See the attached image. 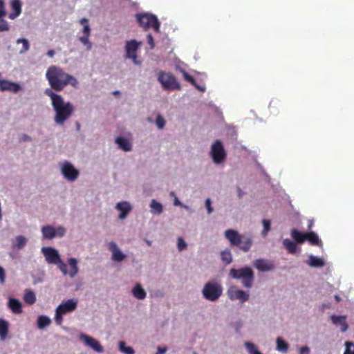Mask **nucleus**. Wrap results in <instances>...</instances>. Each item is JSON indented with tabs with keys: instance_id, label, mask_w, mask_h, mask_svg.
Instances as JSON below:
<instances>
[{
	"instance_id": "obj_32",
	"label": "nucleus",
	"mask_w": 354,
	"mask_h": 354,
	"mask_svg": "<svg viewBox=\"0 0 354 354\" xmlns=\"http://www.w3.org/2000/svg\"><path fill=\"white\" fill-rule=\"evenodd\" d=\"M24 299L27 304L32 305L36 301L35 294L32 290H28L24 295Z\"/></svg>"
},
{
	"instance_id": "obj_33",
	"label": "nucleus",
	"mask_w": 354,
	"mask_h": 354,
	"mask_svg": "<svg viewBox=\"0 0 354 354\" xmlns=\"http://www.w3.org/2000/svg\"><path fill=\"white\" fill-rule=\"evenodd\" d=\"M50 324V319L44 315H41L37 319V326L40 329L48 326Z\"/></svg>"
},
{
	"instance_id": "obj_41",
	"label": "nucleus",
	"mask_w": 354,
	"mask_h": 354,
	"mask_svg": "<svg viewBox=\"0 0 354 354\" xmlns=\"http://www.w3.org/2000/svg\"><path fill=\"white\" fill-rule=\"evenodd\" d=\"M263 230L262 231V235L266 236L270 230V221L267 219L263 220Z\"/></svg>"
},
{
	"instance_id": "obj_1",
	"label": "nucleus",
	"mask_w": 354,
	"mask_h": 354,
	"mask_svg": "<svg viewBox=\"0 0 354 354\" xmlns=\"http://www.w3.org/2000/svg\"><path fill=\"white\" fill-rule=\"evenodd\" d=\"M46 78L52 91H62L68 85H71L74 88L78 86V81L75 77L57 66H50L47 69Z\"/></svg>"
},
{
	"instance_id": "obj_51",
	"label": "nucleus",
	"mask_w": 354,
	"mask_h": 354,
	"mask_svg": "<svg viewBox=\"0 0 354 354\" xmlns=\"http://www.w3.org/2000/svg\"><path fill=\"white\" fill-rule=\"evenodd\" d=\"M30 140H31V138L26 134H23L19 138L20 142H28V141H30Z\"/></svg>"
},
{
	"instance_id": "obj_55",
	"label": "nucleus",
	"mask_w": 354,
	"mask_h": 354,
	"mask_svg": "<svg viewBox=\"0 0 354 354\" xmlns=\"http://www.w3.org/2000/svg\"><path fill=\"white\" fill-rule=\"evenodd\" d=\"M6 14V13L4 8L2 9L0 8V19H2V17H4Z\"/></svg>"
},
{
	"instance_id": "obj_61",
	"label": "nucleus",
	"mask_w": 354,
	"mask_h": 354,
	"mask_svg": "<svg viewBox=\"0 0 354 354\" xmlns=\"http://www.w3.org/2000/svg\"><path fill=\"white\" fill-rule=\"evenodd\" d=\"M171 196H174V192H171Z\"/></svg>"
},
{
	"instance_id": "obj_23",
	"label": "nucleus",
	"mask_w": 354,
	"mask_h": 354,
	"mask_svg": "<svg viewBox=\"0 0 354 354\" xmlns=\"http://www.w3.org/2000/svg\"><path fill=\"white\" fill-rule=\"evenodd\" d=\"M8 306L15 314H19L22 312L21 303L17 299L11 298L8 302Z\"/></svg>"
},
{
	"instance_id": "obj_30",
	"label": "nucleus",
	"mask_w": 354,
	"mask_h": 354,
	"mask_svg": "<svg viewBox=\"0 0 354 354\" xmlns=\"http://www.w3.org/2000/svg\"><path fill=\"white\" fill-rule=\"evenodd\" d=\"M8 333V323L4 319H0V339L5 340Z\"/></svg>"
},
{
	"instance_id": "obj_7",
	"label": "nucleus",
	"mask_w": 354,
	"mask_h": 354,
	"mask_svg": "<svg viewBox=\"0 0 354 354\" xmlns=\"http://www.w3.org/2000/svg\"><path fill=\"white\" fill-rule=\"evenodd\" d=\"M158 81L165 91L180 90V85L171 73L160 71L158 75Z\"/></svg>"
},
{
	"instance_id": "obj_34",
	"label": "nucleus",
	"mask_w": 354,
	"mask_h": 354,
	"mask_svg": "<svg viewBox=\"0 0 354 354\" xmlns=\"http://www.w3.org/2000/svg\"><path fill=\"white\" fill-rule=\"evenodd\" d=\"M150 207L151 208V212L153 214H160L162 212V205L154 199L151 201Z\"/></svg>"
},
{
	"instance_id": "obj_17",
	"label": "nucleus",
	"mask_w": 354,
	"mask_h": 354,
	"mask_svg": "<svg viewBox=\"0 0 354 354\" xmlns=\"http://www.w3.org/2000/svg\"><path fill=\"white\" fill-rule=\"evenodd\" d=\"M109 249L112 252V259L113 261L120 262L125 259V254L118 249L115 243L110 242L109 244Z\"/></svg>"
},
{
	"instance_id": "obj_37",
	"label": "nucleus",
	"mask_w": 354,
	"mask_h": 354,
	"mask_svg": "<svg viewBox=\"0 0 354 354\" xmlns=\"http://www.w3.org/2000/svg\"><path fill=\"white\" fill-rule=\"evenodd\" d=\"M120 351L125 354H134V350L130 346H126L124 342L119 343Z\"/></svg>"
},
{
	"instance_id": "obj_19",
	"label": "nucleus",
	"mask_w": 354,
	"mask_h": 354,
	"mask_svg": "<svg viewBox=\"0 0 354 354\" xmlns=\"http://www.w3.org/2000/svg\"><path fill=\"white\" fill-rule=\"evenodd\" d=\"M11 8L12 12L8 15L10 19H15L21 12V3L19 0H12L11 1Z\"/></svg>"
},
{
	"instance_id": "obj_53",
	"label": "nucleus",
	"mask_w": 354,
	"mask_h": 354,
	"mask_svg": "<svg viewBox=\"0 0 354 354\" xmlns=\"http://www.w3.org/2000/svg\"><path fill=\"white\" fill-rule=\"evenodd\" d=\"M167 351V348L165 347H158V352L156 354H165Z\"/></svg>"
},
{
	"instance_id": "obj_10",
	"label": "nucleus",
	"mask_w": 354,
	"mask_h": 354,
	"mask_svg": "<svg viewBox=\"0 0 354 354\" xmlns=\"http://www.w3.org/2000/svg\"><path fill=\"white\" fill-rule=\"evenodd\" d=\"M211 155L213 161L219 164L222 162L226 158V153L225 151L223 145L220 140H216L212 146Z\"/></svg>"
},
{
	"instance_id": "obj_35",
	"label": "nucleus",
	"mask_w": 354,
	"mask_h": 354,
	"mask_svg": "<svg viewBox=\"0 0 354 354\" xmlns=\"http://www.w3.org/2000/svg\"><path fill=\"white\" fill-rule=\"evenodd\" d=\"M277 349L283 353H286L288 349V344L279 337L277 338Z\"/></svg>"
},
{
	"instance_id": "obj_39",
	"label": "nucleus",
	"mask_w": 354,
	"mask_h": 354,
	"mask_svg": "<svg viewBox=\"0 0 354 354\" xmlns=\"http://www.w3.org/2000/svg\"><path fill=\"white\" fill-rule=\"evenodd\" d=\"M80 24L84 26V28H83V33L84 35V36H89L91 29H90V27L88 24V19H86L85 18L81 19Z\"/></svg>"
},
{
	"instance_id": "obj_31",
	"label": "nucleus",
	"mask_w": 354,
	"mask_h": 354,
	"mask_svg": "<svg viewBox=\"0 0 354 354\" xmlns=\"http://www.w3.org/2000/svg\"><path fill=\"white\" fill-rule=\"evenodd\" d=\"M283 245L288 250L290 254H295L297 251V245L296 243L292 242V241L286 239L283 241Z\"/></svg>"
},
{
	"instance_id": "obj_15",
	"label": "nucleus",
	"mask_w": 354,
	"mask_h": 354,
	"mask_svg": "<svg viewBox=\"0 0 354 354\" xmlns=\"http://www.w3.org/2000/svg\"><path fill=\"white\" fill-rule=\"evenodd\" d=\"M254 266L259 271H270L274 269L275 266L272 261L258 259L254 262Z\"/></svg>"
},
{
	"instance_id": "obj_4",
	"label": "nucleus",
	"mask_w": 354,
	"mask_h": 354,
	"mask_svg": "<svg viewBox=\"0 0 354 354\" xmlns=\"http://www.w3.org/2000/svg\"><path fill=\"white\" fill-rule=\"evenodd\" d=\"M230 275L233 279H242V283L245 288H250L254 281V272L249 267L240 269L232 268L230 270Z\"/></svg>"
},
{
	"instance_id": "obj_9",
	"label": "nucleus",
	"mask_w": 354,
	"mask_h": 354,
	"mask_svg": "<svg viewBox=\"0 0 354 354\" xmlns=\"http://www.w3.org/2000/svg\"><path fill=\"white\" fill-rule=\"evenodd\" d=\"M41 250L48 263L57 265L61 271L64 270L65 263H64L60 259V256L57 250L51 247H44Z\"/></svg>"
},
{
	"instance_id": "obj_3",
	"label": "nucleus",
	"mask_w": 354,
	"mask_h": 354,
	"mask_svg": "<svg viewBox=\"0 0 354 354\" xmlns=\"http://www.w3.org/2000/svg\"><path fill=\"white\" fill-rule=\"evenodd\" d=\"M224 236L231 246L239 247L245 252L250 250L252 245V239L247 236L240 234L236 230L229 229L225 231Z\"/></svg>"
},
{
	"instance_id": "obj_26",
	"label": "nucleus",
	"mask_w": 354,
	"mask_h": 354,
	"mask_svg": "<svg viewBox=\"0 0 354 354\" xmlns=\"http://www.w3.org/2000/svg\"><path fill=\"white\" fill-rule=\"evenodd\" d=\"M305 241H308L312 245H319L322 243L317 234L313 232L306 233Z\"/></svg>"
},
{
	"instance_id": "obj_8",
	"label": "nucleus",
	"mask_w": 354,
	"mask_h": 354,
	"mask_svg": "<svg viewBox=\"0 0 354 354\" xmlns=\"http://www.w3.org/2000/svg\"><path fill=\"white\" fill-rule=\"evenodd\" d=\"M77 302L74 299H68L66 302L59 304L55 310V321L57 325L63 322L62 316L67 313L72 312L77 308Z\"/></svg>"
},
{
	"instance_id": "obj_22",
	"label": "nucleus",
	"mask_w": 354,
	"mask_h": 354,
	"mask_svg": "<svg viewBox=\"0 0 354 354\" xmlns=\"http://www.w3.org/2000/svg\"><path fill=\"white\" fill-rule=\"evenodd\" d=\"M120 149L124 151H129L131 150L132 146L130 142L124 137H118L115 140Z\"/></svg>"
},
{
	"instance_id": "obj_50",
	"label": "nucleus",
	"mask_w": 354,
	"mask_h": 354,
	"mask_svg": "<svg viewBox=\"0 0 354 354\" xmlns=\"http://www.w3.org/2000/svg\"><path fill=\"white\" fill-rule=\"evenodd\" d=\"M205 207L207 208L208 214H211L213 212V208L211 206V200L209 198L206 199Z\"/></svg>"
},
{
	"instance_id": "obj_29",
	"label": "nucleus",
	"mask_w": 354,
	"mask_h": 354,
	"mask_svg": "<svg viewBox=\"0 0 354 354\" xmlns=\"http://www.w3.org/2000/svg\"><path fill=\"white\" fill-rule=\"evenodd\" d=\"M292 238L297 243H302L305 241L306 233H301L296 229H293L290 232Z\"/></svg>"
},
{
	"instance_id": "obj_16",
	"label": "nucleus",
	"mask_w": 354,
	"mask_h": 354,
	"mask_svg": "<svg viewBox=\"0 0 354 354\" xmlns=\"http://www.w3.org/2000/svg\"><path fill=\"white\" fill-rule=\"evenodd\" d=\"M68 263L70 269L67 270V266L65 263V269L64 271H62L64 275H68L70 277L73 278L78 272V267H77V261L75 258H69L68 259Z\"/></svg>"
},
{
	"instance_id": "obj_21",
	"label": "nucleus",
	"mask_w": 354,
	"mask_h": 354,
	"mask_svg": "<svg viewBox=\"0 0 354 354\" xmlns=\"http://www.w3.org/2000/svg\"><path fill=\"white\" fill-rule=\"evenodd\" d=\"M331 320L334 324L341 326L342 332H346L348 329V325L346 322V317L333 315L331 316Z\"/></svg>"
},
{
	"instance_id": "obj_49",
	"label": "nucleus",
	"mask_w": 354,
	"mask_h": 354,
	"mask_svg": "<svg viewBox=\"0 0 354 354\" xmlns=\"http://www.w3.org/2000/svg\"><path fill=\"white\" fill-rule=\"evenodd\" d=\"M6 281V272L4 269L0 266V283L3 284Z\"/></svg>"
},
{
	"instance_id": "obj_48",
	"label": "nucleus",
	"mask_w": 354,
	"mask_h": 354,
	"mask_svg": "<svg viewBox=\"0 0 354 354\" xmlns=\"http://www.w3.org/2000/svg\"><path fill=\"white\" fill-rule=\"evenodd\" d=\"M147 37V43L150 46V48L153 49L154 48V46H155L153 36L151 35V34H148Z\"/></svg>"
},
{
	"instance_id": "obj_63",
	"label": "nucleus",
	"mask_w": 354,
	"mask_h": 354,
	"mask_svg": "<svg viewBox=\"0 0 354 354\" xmlns=\"http://www.w3.org/2000/svg\"><path fill=\"white\" fill-rule=\"evenodd\" d=\"M194 354H196V353Z\"/></svg>"
},
{
	"instance_id": "obj_12",
	"label": "nucleus",
	"mask_w": 354,
	"mask_h": 354,
	"mask_svg": "<svg viewBox=\"0 0 354 354\" xmlns=\"http://www.w3.org/2000/svg\"><path fill=\"white\" fill-rule=\"evenodd\" d=\"M140 43L137 42L136 40L127 41L126 43V57L131 59L134 64H139L137 60V51Z\"/></svg>"
},
{
	"instance_id": "obj_60",
	"label": "nucleus",
	"mask_w": 354,
	"mask_h": 354,
	"mask_svg": "<svg viewBox=\"0 0 354 354\" xmlns=\"http://www.w3.org/2000/svg\"><path fill=\"white\" fill-rule=\"evenodd\" d=\"M146 243H147V245H149V246L151 245V241H146Z\"/></svg>"
},
{
	"instance_id": "obj_5",
	"label": "nucleus",
	"mask_w": 354,
	"mask_h": 354,
	"mask_svg": "<svg viewBox=\"0 0 354 354\" xmlns=\"http://www.w3.org/2000/svg\"><path fill=\"white\" fill-rule=\"evenodd\" d=\"M223 293L222 286L216 281H209L205 284L202 290L203 297L208 301L218 300Z\"/></svg>"
},
{
	"instance_id": "obj_47",
	"label": "nucleus",
	"mask_w": 354,
	"mask_h": 354,
	"mask_svg": "<svg viewBox=\"0 0 354 354\" xmlns=\"http://www.w3.org/2000/svg\"><path fill=\"white\" fill-rule=\"evenodd\" d=\"M55 236L62 237L64 235L66 230L63 227L59 226L55 228Z\"/></svg>"
},
{
	"instance_id": "obj_24",
	"label": "nucleus",
	"mask_w": 354,
	"mask_h": 354,
	"mask_svg": "<svg viewBox=\"0 0 354 354\" xmlns=\"http://www.w3.org/2000/svg\"><path fill=\"white\" fill-rule=\"evenodd\" d=\"M132 293L133 297L138 299L142 300L146 297V292L139 283L136 284L133 288Z\"/></svg>"
},
{
	"instance_id": "obj_27",
	"label": "nucleus",
	"mask_w": 354,
	"mask_h": 354,
	"mask_svg": "<svg viewBox=\"0 0 354 354\" xmlns=\"http://www.w3.org/2000/svg\"><path fill=\"white\" fill-rule=\"evenodd\" d=\"M324 261L322 259L318 258L317 257L310 255L309 257L308 264L313 268H321L324 266Z\"/></svg>"
},
{
	"instance_id": "obj_20",
	"label": "nucleus",
	"mask_w": 354,
	"mask_h": 354,
	"mask_svg": "<svg viewBox=\"0 0 354 354\" xmlns=\"http://www.w3.org/2000/svg\"><path fill=\"white\" fill-rule=\"evenodd\" d=\"M28 242L27 239L22 236H17L15 239L12 241V247L13 249H16L17 250H22Z\"/></svg>"
},
{
	"instance_id": "obj_56",
	"label": "nucleus",
	"mask_w": 354,
	"mask_h": 354,
	"mask_svg": "<svg viewBox=\"0 0 354 354\" xmlns=\"http://www.w3.org/2000/svg\"><path fill=\"white\" fill-rule=\"evenodd\" d=\"M180 204L178 198L177 197L175 196V199H174V205H179Z\"/></svg>"
},
{
	"instance_id": "obj_46",
	"label": "nucleus",
	"mask_w": 354,
	"mask_h": 354,
	"mask_svg": "<svg viewBox=\"0 0 354 354\" xmlns=\"http://www.w3.org/2000/svg\"><path fill=\"white\" fill-rule=\"evenodd\" d=\"M187 248V243L182 237L178 239V249L179 251H182Z\"/></svg>"
},
{
	"instance_id": "obj_52",
	"label": "nucleus",
	"mask_w": 354,
	"mask_h": 354,
	"mask_svg": "<svg viewBox=\"0 0 354 354\" xmlns=\"http://www.w3.org/2000/svg\"><path fill=\"white\" fill-rule=\"evenodd\" d=\"M299 354H310V349L308 346H303L299 350Z\"/></svg>"
},
{
	"instance_id": "obj_18",
	"label": "nucleus",
	"mask_w": 354,
	"mask_h": 354,
	"mask_svg": "<svg viewBox=\"0 0 354 354\" xmlns=\"http://www.w3.org/2000/svg\"><path fill=\"white\" fill-rule=\"evenodd\" d=\"M115 208L120 212V214L118 216L120 219H124L132 209V207L129 203L127 201L118 203L116 204Z\"/></svg>"
},
{
	"instance_id": "obj_28",
	"label": "nucleus",
	"mask_w": 354,
	"mask_h": 354,
	"mask_svg": "<svg viewBox=\"0 0 354 354\" xmlns=\"http://www.w3.org/2000/svg\"><path fill=\"white\" fill-rule=\"evenodd\" d=\"M41 232L44 238L48 239H52L55 237V228L50 226L46 225L42 227Z\"/></svg>"
},
{
	"instance_id": "obj_59",
	"label": "nucleus",
	"mask_w": 354,
	"mask_h": 354,
	"mask_svg": "<svg viewBox=\"0 0 354 354\" xmlns=\"http://www.w3.org/2000/svg\"><path fill=\"white\" fill-rule=\"evenodd\" d=\"M335 299H336L337 301H340V298H339V296L336 295V296L335 297Z\"/></svg>"
},
{
	"instance_id": "obj_6",
	"label": "nucleus",
	"mask_w": 354,
	"mask_h": 354,
	"mask_svg": "<svg viewBox=\"0 0 354 354\" xmlns=\"http://www.w3.org/2000/svg\"><path fill=\"white\" fill-rule=\"evenodd\" d=\"M136 18L139 26L144 30H146L151 28L155 32H160V24L156 16L151 14L143 13L137 14Z\"/></svg>"
},
{
	"instance_id": "obj_11",
	"label": "nucleus",
	"mask_w": 354,
	"mask_h": 354,
	"mask_svg": "<svg viewBox=\"0 0 354 354\" xmlns=\"http://www.w3.org/2000/svg\"><path fill=\"white\" fill-rule=\"evenodd\" d=\"M61 171L64 177L71 182L75 181L80 174L79 171L67 161L62 165Z\"/></svg>"
},
{
	"instance_id": "obj_57",
	"label": "nucleus",
	"mask_w": 354,
	"mask_h": 354,
	"mask_svg": "<svg viewBox=\"0 0 354 354\" xmlns=\"http://www.w3.org/2000/svg\"><path fill=\"white\" fill-rule=\"evenodd\" d=\"M0 8H4V2L3 0H0Z\"/></svg>"
},
{
	"instance_id": "obj_14",
	"label": "nucleus",
	"mask_w": 354,
	"mask_h": 354,
	"mask_svg": "<svg viewBox=\"0 0 354 354\" xmlns=\"http://www.w3.org/2000/svg\"><path fill=\"white\" fill-rule=\"evenodd\" d=\"M80 339L84 343L93 351L97 353H102L104 349L100 343L92 337H90L85 334H81L80 335Z\"/></svg>"
},
{
	"instance_id": "obj_38",
	"label": "nucleus",
	"mask_w": 354,
	"mask_h": 354,
	"mask_svg": "<svg viewBox=\"0 0 354 354\" xmlns=\"http://www.w3.org/2000/svg\"><path fill=\"white\" fill-rule=\"evenodd\" d=\"M245 346L246 347L249 354H262L256 348V346L253 343L246 342L245 343Z\"/></svg>"
},
{
	"instance_id": "obj_54",
	"label": "nucleus",
	"mask_w": 354,
	"mask_h": 354,
	"mask_svg": "<svg viewBox=\"0 0 354 354\" xmlns=\"http://www.w3.org/2000/svg\"><path fill=\"white\" fill-rule=\"evenodd\" d=\"M55 55V50L51 49L47 52V55L50 57H53Z\"/></svg>"
},
{
	"instance_id": "obj_62",
	"label": "nucleus",
	"mask_w": 354,
	"mask_h": 354,
	"mask_svg": "<svg viewBox=\"0 0 354 354\" xmlns=\"http://www.w3.org/2000/svg\"><path fill=\"white\" fill-rule=\"evenodd\" d=\"M311 225H312V223H310L308 228H310Z\"/></svg>"
},
{
	"instance_id": "obj_25",
	"label": "nucleus",
	"mask_w": 354,
	"mask_h": 354,
	"mask_svg": "<svg viewBox=\"0 0 354 354\" xmlns=\"http://www.w3.org/2000/svg\"><path fill=\"white\" fill-rule=\"evenodd\" d=\"M180 72L182 73L183 78L185 81L189 82L192 85L195 86L198 90L204 91L205 88L203 87H201L199 85H198L196 84V82L194 80V78L192 76H191L187 72H186L183 69H180Z\"/></svg>"
},
{
	"instance_id": "obj_36",
	"label": "nucleus",
	"mask_w": 354,
	"mask_h": 354,
	"mask_svg": "<svg viewBox=\"0 0 354 354\" xmlns=\"http://www.w3.org/2000/svg\"><path fill=\"white\" fill-rule=\"evenodd\" d=\"M221 259L225 264L228 265L232 261V256L229 250L223 251L221 254Z\"/></svg>"
},
{
	"instance_id": "obj_44",
	"label": "nucleus",
	"mask_w": 354,
	"mask_h": 354,
	"mask_svg": "<svg viewBox=\"0 0 354 354\" xmlns=\"http://www.w3.org/2000/svg\"><path fill=\"white\" fill-rule=\"evenodd\" d=\"M156 124L158 129H162L165 125V121L161 115H158L156 120Z\"/></svg>"
},
{
	"instance_id": "obj_13",
	"label": "nucleus",
	"mask_w": 354,
	"mask_h": 354,
	"mask_svg": "<svg viewBox=\"0 0 354 354\" xmlns=\"http://www.w3.org/2000/svg\"><path fill=\"white\" fill-rule=\"evenodd\" d=\"M227 295L231 300H239L241 303L249 299V295L246 292L239 290L235 286H232L228 289Z\"/></svg>"
},
{
	"instance_id": "obj_2",
	"label": "nucleus",
	"mask_w": 354,
	"mask_h": 354,
	"mask_svg": "<svg viewBox=\"0 0 354 354\" xmlns=\"http://www.w3.org/2000/svg\"><path fill=\"white\" fill-rule=\"evenodd\" d=\"M44 93L51 100L52 106L55 111V122L58 124H63L73 113V106L70 102H64L61 95L55 93L50 88H46Z\"/></svg>"
},
{
	"instance_id": "obj_40",
	"label": "nucleus",
	"mask_w": 354,
	"mask_h": 354,
	"mask_svg": "<svg viewBox=\"0 0 354 354\" xmlns=\"http://www.w3.org/2000/svg\"><path fill=\"white\" fill-rule=\"evenodd\" d=\"M89 36H82L79 38V40L86 46V50H90L92 48V44L88 39Z\"/></svg>"
},
{
	"instance_id": "obj_43",
	"label": "nucleus",
	"mask_w": 354,
	"mask_h": 354,
	"mask_svg": "<svg viewBox=\"0 0 354 354\" xmlns=\"http://www.w3.org/2000/svg\"><path fill=\"white\" fill-rule=\"evenodd\" d=\"M18 44H23V49L21 50V53H24L29 49V43L28 41L26 39H19L17 41Z\"/></svg>"
},
{
	"instance_id": "obj_45",
	"label": "nucleus",
	"mask_w": 354,
	"mask_h": 354,
	"mask_svg": "<svg viewBox=\"0 0 354 354\" xmlns=\"http://www.w3.org/2000/svg\"><path fill=\"white\" fill-rule=\"evenodd\" d=\"M9 30V25L7 21L3 19H0V32L8 31Z\"/></svg>"
},
{
	"instance_id": "obj_58",
	"label": "nucleus",
	"mask_w": 354,
	"mask_h": 354,
	"mask_svg": "<svg viewBox=\"0 0 354 354\" xmlns=\"http://www.w3.org/2000/svg\"><path fill=\"white\" fill-rule=\"evenodd\" d=\"M113 94L114 95H120V92L119 91H115L113 93Z\"/></svg>"
},
{
	"instance_id": "obj_42",
	"label": "nucleus",
	"mask_w": 354,
	"mask_h": 354,
	"mask_svg": "<svg viewBox=\"0 0 354 354\" xmlns=\"http://www.w3.org/2000/svg\"><path fill=\"white\" fill-rule=\"evenodd\" d=\"M346 349L344 354H354V344L351 342H346Z\"/></svg>"
}]
</instances>
